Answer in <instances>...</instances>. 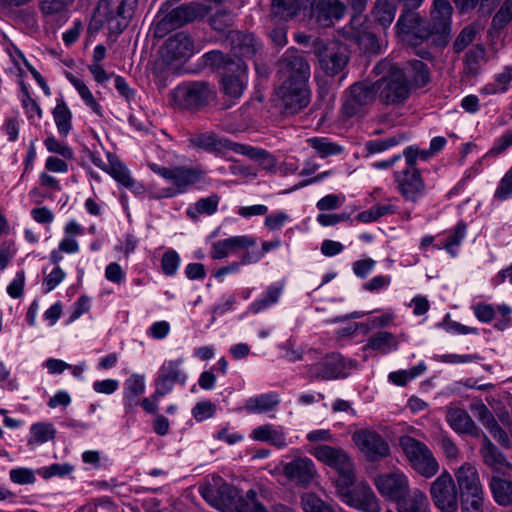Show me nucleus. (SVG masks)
Segmentation results:
<instances>
[{
  "mask_svg": "<svg viewBox=\"0 0 512 512\" xmlns=\"http://www.w3.org/2000/svg\"><path fill=\"white\" fill-rule=\"evenodd\" d=\"M188 142L190 146L197 150H203L216 155L222 154L225 150H231L259 162L265 169L274 166V158L266 150L233 142L224 137H218L214 132L190 134Z\"/></svg>",
  "mask_w": 512,
  "mask_h": 512,
  "instance_id": "f257e3e1",
  "label": "nucleus"
},
{
  "mask_svg": "<svg viewBox=\"0 0 512 512\" xmlns=\"http://www.w3.org/2000/svg\"><path fill=\"white\" fill-rule=\"evenodd\" d=\"M206 66L222 74V90L225 95L238 98L242 95L247 66L243 59H234L220 50H212L203 55Z\"/></svg>",
  "mask_w": 512,
  "mask_h": 512,
  "instance_id": "f03ea898",
  "label": "nucleus"
},
{
  "mask_svg": "<svg viewBox=\"0 0 512 512\" xmlns=\"http://www.w3.org/2000/svg\"><path fill=\"white\" fill-rule=\"evenodd\" d=\"M173 104L190 111H198L216 99L214 87L206 81H188L171 91Z\"/></svg>",
  "mask_w": 512,
  "mask_h": 512,
  "instance_id": "7ed1b4c3",
  "label": "nucleus"
},
{
  "mask_svg": "<svg viewBox=\"0 0 512 512\" xmlns=\"http://www.w3.org/2000/svg\"><path fill=\"white\" fill-rule=\"evenodd\" d=\"M399 446L411 468L424 478H432L439 471V463L430 448L412 436L399 438Z\"/></svg>",
  "mask_w": 512,
  "mask_h": 512,
  "instance_id": "20e7f679",
  "label": "nucleus"
},
{
  "mask_svg": "<svg viewBox=\"0 0 512 512\" xmlns=\"http://www.w3.org/2000/svg\"><path fill=\"white\" fill-rule=\"evenodd\" d=\"M149 168L171 182L173 186L178 188L179 193H186L193 187L206 184L207 172L200 164L179 165L169 168L151 163Z\"/></svg>",
  "mask_w": 512,
  "mask_h": 512,
  "instance_id": "39448f33",
  "label": "nucleus"
},
{
  "mask_svg": "<svg viewBox=\"0 0 512 512\" xmlns=\"http://www.w3.org/2000/svg\"><path fill=\"white\" fill-rule=\"evenodd\" d=\"M276 75L281 83L308 85L311 68L304 52L287 49L276 62Z\"/></svg>",
  "mask_w": 512,
  "mask_h": 512,
  "instance_id": "423d86ee",
  "label": "nucleus"
},
{
  "mask_svg": "<svg viewBox=\"0 0 512 512\" xmlns=\"http://www.w3.org/2000/svg\"><path fill=\"white\" fill-rule=\"evenodd\" d=\"M355 484V474L350 476L347 484L336 486L337 495L347 505L363 512H381L379 501L368 484Z\"/></svg>",
  "mask_w": 512,
  "mask_h": 512,
  "instance_id": "0eeeda50",
  "label": "nucleus"
},
{
  "mask_svg": "<svg viewBox=\"0 0 512 512\" xmlns=\"http://www.w3.org/2000/svg\"><path fill=\"white\" fill-rule=\"evenodd\" d=\"M340 34L365 53L377 54L380 51L378 39L371 31L370 21L365 14H353L349 23L341 29Z\"/></svg>",
  "mask_w": 512,
  "mask_h": 512,
  "instance_id": "6e6552de",
  "label": "nucleus"
},
{
  "mask_svg": "<svg viewBox=\"0 0 512 512\" xmlns=\"http://www.w3.org/2000/svg\"><path fill=\"white\" fill-rule=\"evenodd\" d=\"M311 454L319 461L330 466L338 472L335 479V487L342 483L347 484L350 476L354 473V463L349 455L341 447H333L326 444H320L313 447Z\"/></svg>",
  "mask_w": 512,
  "mask_h": 512,
  "instance_id": "1a4fd4ad",
  "label": "nucleus"
},
{
  "mask_svg": "<svg viewBox=\"0 0 512 512\" xmlns=\"http://www.w3.org/2000/svg\"><path fill=\"white\" fill-rule=\"evenodd\" d=\"M429 494L433 505L440 512H458V490L455 480L447 470L430 483Z\"/></svg>",
  "mask_w": 512,
  "mask_h": 512,
  "instance_id": "9d476101",
  "label": "nucleus"
},
{
  "mask_svg": "<svg viewBox=\"0 0 512 512\" xmlns=\"http://www.w3.org/2000/svg\"><path fill=\"white\" fill-rule=\"evenodd\" d=\"M375 83L357 82L350 86L342 104V114L347 118L363 117L376 99Z\"/></svg>",
  "mask_w": 512,
  "mask_h": 512,
  "instance_id": "9b49d317",
  "label": "nucleus"
},
{
  "mask_svg": "<svg viewBox=\"0 0 512 512\" xmlns=\"http://www.w3.org/2000/svg\"><path fill=\"white\" fill-rule=\"evenodd\" d=\"M356 367L355 360L345 359L338 353H331L320 362L307 366V375L311 380L346 378Z\"/></svg>",
  "mask_w": 512,
  "mask_h": 512,
  "instance_id": "f8f14e48",
  "label": "nucleus"
},
{
  "mask_svg": "<svg viewBox=\"0 0 512 512\" xmlns=\"http://www.w3.org/2000/svg\"><path fill=\"white\" fill-rule=\"evenodd\" d=\"M208 14L206 5L198 2L183 4L167 13L156 25L155 33L162 37L169 29L182 27Z\"/></svg>",
  "mask_w": 512,
  "mask_h": 512,
  "instance_id": "ddd939ff",
  "label": "nucleus"
},
{
  "mask_svg": "<svg viewBox=\"0 0 512 512\" xmlns=\"http://www.w3.org/2000/svg\"><path fill=\"white\" fill-rule=\"evenodd\" d=\"M199 493L211 506L220 511L233 510L239 496L238 489L224 482L220 476H213L212 483L201 485Z\"/></svg>",
  "mask_w": 512,
  "mask_h": 512,
  "instance_id": "4468645a",
  "label": "nucleus"
},
{
  "mask_svg": "<svg viewBox=\"0 0 512 512\" xmlns=\"http://www.w3.org/2000/svg\"><path fill=\"white\" fill-rule=\"evenodd\" d=\"M277 107L285 116L299 113L310 103V90L308 85H293L281 83L276 90Z\"/></svg>",
  "mask_w": 512,
  "mask_h": 512,
  "instance_id": "2eb2a0df",
  "label": "nucleus"
},
{
  "mask_svg": "<svg viewBox=\"0 0 512 512\" xmlns=\"http://www.w3.org/2000/svg\"><path fill=\"white\" fill-rule=\"evenodd\" d=\"M352 440L368 461H380L390 453L387 441L374 430H357L353 433Z\"/></svg>",
  "mask_w": 512,
  "mask_h": 512,
  "instance_id": "dca6fc26",
  "label": "nucleus"
},
{
  "mask_svg": "<svg viewBox=\"0 0 512 512\" xmlns=\"http://www.w3.org/2000/svg\"><path fill=\"white\" fill-rule=\"evenodd\" d=\"M375 84L380 101L386 105L400 104L409 96V85L400 72L394 71L389 77Z\"/></svg>",
  "mask_w": 512,
  "mask_h": 512,
  "instance_id": "f3484780",
  "label": "nucleus"
},
{
  "mask_svg": "<svg viewBox=\"0 0 512 512\" xmlns=\"http://www.w3.org/2000/svg\"><path fill=\"white\" fill-rule=\"evenodd\" d=\"M195 51L194 40L187 32L181 31L170 36L161 50L163 60L167 64L187 61Z\"/></svg>",
  "mask_w": 512,
  "mask_h": 512,
  "instance_id": "a211bd4d",
  "label": "nucleus"
},
{
  "mask_svg": "<svg viewBox=\"0 0 512 512\" xmlns=\"http://www.w3.org/2000/svg\"><path fill=\"white\" fill-rule=\"evenodd\" d=\"M315 52L320 66L327 76H336L346 67L348 55L345 47L332 44L325 46L319 42L315 46Z\"/></svg>",
  "mask_w": 512,
  "mask_h": 512,
  "instance_id": "6ab92c4d",
  "label": "nucleus"
},
{
  "mask_svg": "<svg viewBox=\"0 0 512 512\" xmlns=\"http://www.w3.org/2000/svg\"><path fill=\"white\" fill-rule=\"evenodd\" d=\"M181 359L165 361L159 369L156 378V389L154 398L163 397L168 394L174 384L184 385L187 379L186 373L181 369Z\"/></svg>",
  "mask_w": 512,
  "mask_h": 512,
  "instance_id": "aec40b11",
  "label": "nucleus"
},
{
  "mask_svg": "<svg viewBox=\"0 0 512 512\" xmlns=\"http://www.w3.org/2000/svg\"><path fill=\"white\" fill-rule=\"evenodd\" d=\"M225 41L233 52L234 56L231 57L234 59H250L262 49L261 41L248 31L231 30Z\"/></svg>",
  "mask_w": 512,
  "mask_h": 512,
  "instance_id": "412c9836",
  "label": "nucleus"
},
{
  "mask_svg": "<svg viewBox=\"0 0 512 512\" xmlns=\"http://www.w3.org/2000/svg\"><path fill=\"white\" fill-rule=\"evenodd\" d=\"M307 11L319 26L330 27L344 17L346 6L340 0H315Z\"/></svg>",
  "mask_w": 512,
  "mask_h": 512,
  "instance_id": "4be33fe9",
  "label": "nucleus"
},
{
  "mask_svg": "<svg viewBox=\"0 0 512 512\" xmlns=\"http://www.w3.org/2000/svg\"><path fill=\"white\" fill-rule=\"evenodd\" d=\"M479 453L483 463L493 472V475L506 476L512 470V464L485 434L482 436Z\"/></svg>",
  "mask_w": 512,
  "mask_h": 512,
  "instance_id": "5701e85b",
  "label": "nucleus"
},
{
  "mask_svg": "<svg viewBox=\"0 0 512 512\" xmlns=\"http://www.w3.org/2000/svg\"><path fill=\"white\" fill-rule=\"evenodd\" d=\"M379 493L397 503L409 491V482L403 473L383 474L375 479Z\"/></svg>",
  "mask_w": 512,
  "mask_h": 512,
  "instance_id": "b1692460",
  "label": "nucleus"
},
{
  "mask_svg": "<svg viewBox=\"0 0 512 512\" xmlns=\"http://www.w3.org/2000/svg\"><path fill=\"white\" fill-rule=\"evenodd\" d=\"M138 0H118L115 8L107 7L105 21L113 34H120L128 26Z\"/></svg>",
  "mask_w": 512,
  "mask_h": 512,
  "instance_id": "393cba45",
  "label": "nucleus"
},
{
  "mask_svg": "<svg viewBox=\"0 0 512 512\" xmlns=\"http://www.w3.org/2000/svg\"><path fill=\"white\" fill-rule=\"evenodd\" d=\"M315 0H271L270 16L288 22L313 6Z\"/></svg>",
  "mask_w": 512,
  "mask_h": 512,
  "instance_id": "a878e982",
  "label": "nucleus"
},
{
  "mask_svg": "<svg viewBox=\"0 0 512 512\" xmlns=\"http://www.w3.org/2000/svg\"><path fill=\"white\" fill-rule=\"evenodd\" d=\"M401 194L406 200L416 201L424 189V183L419 171L408 166L401 172L395 173Z\"/></svg>",
  "mask_w": 512,
  "mask_h": 512,
  "instance_id": "bb28decb",
  "label": "nucleus"
},
{
  "mask_svg": "<svg viewBox=\"0 0 512 512\" xmlns=\"http://www.w3.org/2000/svg\"><path fill=\"white\" fill-rule=\"evenodd\" d=\"M256 239L251 236H233L226 239L216 241L212 245L211 258L223 259L229 254L236 253L241 250H248L256 246Z\"/></svg>",
  "mask_w": 512,
  "mask_h": 512,
  "instance_id": "cd10ccee",
  "label": "nucleus"
},
{
  "mask_svg": "<svg viewBox=\"0 0 512 512\" xmlns=\"http://www.w3.org/2000/svg\"><path fill=\"white\" fill-rule=\"evenodd\" d=\"M458 495L477 494L483 490L477 469L469 463L462 464L455 472Z\"/></svg>",
  "mask_w": 512,
  "mask_h": 512,
  "instance_id": "c85d7f7f",
  "label": "nucleus"
},
{
  "mask_svg": "<svg viewBox=\"0 0 512 512\" xmlns=\"http://www.w3.org/2000/svg\"><path fill=\"white\" fill-rule=\"evenodd\" d=\"M453 6L448 0H434L430 27L435 34L447 37L451 31Z\"/></svg>",
  "mask_w": 512,
  "mask_h": 512,
  "instance_id": "c756f323",
  "label": "nucleus"
},
{
  "mask_svg": "<svg viewBox=\"0 0 512 512\" xmlns=\"http://www.w3.org/2000/svg\"><path fill=\"white\" fill-rule=\"evenodd\" d=\"M315 473L314 463L307 457L296 458L284 466L285 476L289 480L303 486L308 485L312 481Z\"/></svg>",
  "mask_w": 512,
  "mask_h": 512,
  "instance_id": "7c9ffc66",
  "label": "nucleus"
},
{
  "mask_svg": "<svg viewBox=\"0 0 512 512\" xmlns=\"http://www.w3.org/2000/svg\"><path fill=\"white\" fill-rule=\"evenodd\" d=\"M446 420L450 427L459 434H467L472 437H479L481 430L468 412L462 408H449L446 414Z\"/></svg>",
  "mask_w": 512,
  "mask_h": 512,
  "instance_id": "2f4dec72",
  "label": "nucleus"
},
{
  "mask_svg": "<svg viewBox=\"0 0 512 512\" xmlns=\"http://www.w3.org/2000/svg\"><path fill=\"white\" fill-rule=\"evenodd\" d=\"M396 505L397 512H431L426 493L418 488L409 490Z\"/></svg>",
  "mask_w": 512,
  "mask_h": 512,
  "instance_id": "473e14b6",
  "label": "nucleus"
},
{
  "mask_svg": "<svg viewBox=\"0 0 512 512\" xmlns=\"http://www.w3.org/2000/svg\"><path fill=\"white\" fill-rule=\"evenodd\" d=\"M489 488L496 504L501 507L512 506V480L502 475H492Z\"/></svg>",
  "mask_w": 512,
  "mask_h": 512,
  "instance_id": "72a5a7b5",
  "label": "nucleus"
},
{
  "mask_svg": "<svg viewBox=\"0 0 512 512\" xmlns=\"http://www.w3.org/2000/svg\"><path fill=\"white\" fill-rule=\"evenodd\" d=\"M398 72L404 75L408 84L412 83L417 87H423L430 81L429 68L420 60L407 61L402 70Z\"/></svg>",
  "mask_w": 512,
  "mask_h": 512,
  "instance_id": "f704fd0d",
  "label": "nucleus"
},
{
  "mask_svg": "<svg viewBox=\"0 0 512 512\" xmlns=\"http://www.w3.org/2000/svg\"><path fill=\"white\" fill-rule=\"evenodd\" d=\"M107 172L121 185L134 193H141L143 186L138 184L130 175L127 167L116 159L109 160Z\"/></svg>",
  "mask_w": 512,
  "mask_h": 512,
  "instance_id": "c9c22d12",
  "label": "nucleus"
},
{
  "mask_svg": "<svg viewBox=\"0 0 512 512\" xmlns=\"http://www.w3.org/2000/svg\"><path fill=\"white\" fill-rule=\"evenodd\" d=\"M398 340L395 335L387 331H378L371 335L363 350H377L383 354L395 351L398 348Z\"/></svg>",
  "mask_w": 512,
  "mask_h": 512,
  "instance_id": "e433bc0d",
  "label": "nucleus"
},
{
  "mask_svg": "<svg viewBox=\"0 0 512 512\" xmlns=\"http://www.w3.org/2000/svg\"><path fill=\"white\" fill-rule=\"evenodd\" d=\"M145 382L144 377L134 374L130 376L125 382L124 388V401L127 411H131L139 405L138 396L144 393Z\"/></svg>",
  "mask_w": 512,
  "mask_h": 512,
  "instance_id": "4c0bfd02",
  "label": "nucleus"
},
{
  "mask_svg": "<svg viewBox=\"0 0 512 512\" xmlns=\"http://www.w3.org/2000/svg\"><path fill=\"white\" fill-rule=\"evenodd\" d=\"M251 437L257 441L268 442L277 448H283L287 446L284 432L270 424L256 427L252 431Z\"/></svg>",
  "mask_w": 512,
  "mask_h": 512,
  "instance_id": "58836bf2",
  "label": "nucleus"
},
{
  "mask_svg": "<svg viewBox=\"0 0 512 512\" xmlns=\"http://www.w3.org/2000/svg\"><path fill=\"white\" fill-rule=\"evenodd\" d=\"M279 403V395L271 392L249 398L245 403V409L251 413L261 414L272 411Z\"/></svg>",
  "mask_w": 512,
  "mask_h": 512,
  "instance_id": "ea45409f",
  "label": "nucleus"
},
{
  "mask_svg": "<svg viewBox=\"0 0 512 512\" xmlns=\"http://www.w3.org/2000/svg\"><path fill=\"white\" fill-rule=\"evenodd\" d=\"M52 114L59 134L66 137L72 129V113L63 99L57 100Z\"/></svg>",
  "mask_w": 512,
  "mask_h": 512,
  "instance_id": "a19ab883",
  "label": "nucleus"
},
{
  "mask_svg": "<svg viewBox=\"0 0 512 512\" xmlns=\"http://www.w3.org/2000/svg\"><path fill=\"white\" fill-rule=\"evenodd\" d=\"M372 13L375 21L383 28H387L394 21L396 5L392 0H377Z\"/></svg>",
  "mask_w": 512,
  "mask_h": 512,
  "instance_id": "79ce46f5",
  "label": "nucleus"
},
{
  "mask_svg": "<svg viewBox=\"0 0 512 512\" xmlns=\"http://www.w3.org/2000/svg\"><path fill=\"white\" fill-rule=\"evenodd\" d=\"M30 435L27 445L34 446L53 440L56 436V430L51 423L38 422L31 426Z\"/></svg>",
  "mask_w": 512,
  "mask_h": 512,
  "instance_id": "37998d69",
  "label": "nucleus"
},
{
  "mask_svg": "<svg viewBox=\"0 0 512 512\" xmlns=\"http://www.w3.org/2000/svg\"><path fill=\"white\" fill-rule=\"evenodd\" d=\"M74 0H41L40 11L46 19L62 18Z\"/></svg>",
  "mask_w": 512,
  "mask_h": 512,
  "instance_id": "c03bdc74",
  "label": "nucleus"
},
{
  "mask_svg": "<svg viewBox=\"0 0 512 512\" xmlns=\"http://www.w3.org/2000/svg\"><path fill=\"white\" fill-rule=\"evenodd\" d=\"M282 291L283 284L270 285L262 294L261 298L251 304L250 311L253 313H259L260 311H263L271 305L277 303Z\"/></svg>",
  "mask_w": 512,
  "mask_h": 512,
  "instance_id": "a18cd8bd",
  "label": "nucleus"
},
{
  "mask_svg": "<svg viewBox=\"0 0 512 512\" xmlns=\"http://www.w3.org/2000/svg\"><path fill=\"white\" fill-rule=\"evenodd\" d=\"M306 142L321 158L338 155L343 152L342 146L331 142L325 137L308 138Z\"/></svg>",
  "mask_w": 512,
  "mask_h": 512,
  "instance_id": "49530a36",
  "label": "nucleus"
},
{
  "mask_svg": "<svg viewBox=\"0 0 512 512\" xmlns=\"http://www.w3.org/2000/svg\"><path fill=\"white\" fill-rule=\"evenodd\" d=\"M220 197L218 194H211L208 197L200 198L194 205V209H188L187 215L196 219L199 214L212 215L214 214L219 205Z\"/></svg>",
  "mask_w": 512,
  "mask_h": 512,
  "instance_id": "de8ad7c7",
  "label": "nucleus"
},
{
  "mask_svg": "<svg viewBox=\"0 0 512 512\" xmlns=\"http://www.w3.org/2000/svg\"><path fill=\"white\" fill-rule=\"evenodd\" d=\"M67 78L70 81V83L76 88L85 104L88 107H90L92 111L96 113L98 116H102V109L100 104L95 100L93 94L85 85V83L70 73L67 74Z\"/></svg>",
  "mask_w": 512,
  "mask_h": 512,
  "instance_id": "09e8293b",
  "label": "nucleus"
},
{
  "mask_svg": "<svg viewBox=\"0 0 512 512\" xmlns=\"http://www.w3.org/2000/svg\"><path fill=\"white\" fill-rule=\"evenodd\" d=\"M412 28L407 35L403 37V40L410 43L413 46L420 45L427 40L431 35L435 34L433 29L430 27V22L426 19L421 18V22Z\"/></svg>",
  "mask_w": 512,
  "mask_h": 512,
  "instance_id": "8fccbe9b",
  "label": "nucleus"
},
{
  "mask_svg": "<svg viewBox=\"0 0 512 512\" xmlns=\"http://www.w3.org/2000/svg\"><path fill=\"white\" fill-rule=\"evenodd\" d=\"M404 139V134H397L386 139L369 140L365 143V150L368 154L380 153L398 145Z\"/></svg>",
  "mask_w": 512,
  "mask_h": 512,
  "instance_id": "3c124183",
  "label": "nucleus"
},
{
  "mask_svg": "<svg viewBox=\"0 0 512 512\" xmlns=\"http://www.w3.org/2000/svg\"><path fill=\"white\" fill-rule=\"evenodd\" d=\"M512 21V0H505L492 18L491 29L497 33Z\"/></svg>",
  "mask_w": 512,
  "mask_h": 512,
  "instance_id": "603ef678",
  "label": "nucleus"
},
{
  "mask_svg": "<svg viewBox=\"0 0 512 512\" xmlns=\"http://www.w3.org/2000/svg\"><path fill=\"white\" fill-rule=\"evenodd\" d=\"M485 57V49L482 45H477L469 50L464 59L465 73L469 76H475L479 73V63Z\"/></svg>",
  "mask_w": 512,
  "mask_h": 512,
  "instance_id": "864d4df0",
  "label": "nucleus"
},
{
  "mask_svg": "<svg viewBox=\"0 0 512 512\" xmlns=\"http://www.w3.org/2000/svg\"><path fill=\"white\" fill-rule=\"evenodd\" d=\"M485 493L467 494L459 496L461 512H484Z\"/></svg>",
  "mask_w": 512,
  "mask_h": 512,
  "instance_id": "5fc2aeb1",
  "label": "nucleus"
},
{
  "mask_svg": "<svg viewBox=\"0 0 512 512\" xmlns=\"http://www.w3.org/2000/svg\"><path fill=\"white\" fill-rule=\"evenodd\" d=\"M301 505L304 512H334L333 508L314 493L301 496Z\"/></svg>",
  "mask_w": 512,
  "mask_h": 512,
  "instance_id": "6e6d98bb",
  "label": "nucleus"
},
{
  "mask_svg": "<svg viewBox=\"0 0 512 512\" xmlns=\"http://www.w3.org/2000/svg\"><path fill=\"white\" fill-rule=\"evenodd\" d=\"M234 22L235 19L233 13L227 10L217 11L209 18L211 28L217 32H229V29L234 25Z\"/></svg>",
  "mask_w": 512,
  "mask_h": 512,
  "instance_id": "4d7b16f0",
  "label": "nucleus"
},
{
  "mask_svg": "<svg viewBox=\"0 0 512 512\" xmlns=\"http://www.w3.org/2000/svg\"><path fill=\"white\" fill-rule=\"evenodd\" d=\"M421 18L415 10L403 9L396 24L398 32L404 37L410 31H413L412 28H415L414 26L421 22Z\"/></svg>",
  "mask_w": 512,
  "mask_h": 512,
  "instance_id": "13d9d810",
  "label": "nucleus"
},
{
  "mask_svg": "<svg viewBox=\"0 0 512 512\" xmlns=\"http://www.w3.org/2000/svg\"><path fill=\"white\" fill-rule=\"evenodd\" d=\"M476 28L473 25L464 27L453 42V50L459 54L464 51L475 39Z\"/></svg>",
  "mask_w": 512,
  "mask_h": 512,
  "instance_id": "bf43d9fd",
  "label": "nucleus"
},
{
  "mask_svg": "<svg viewBox=\"0 0 512 512\" xmlns=\"http://www.w3.org/2000/svg\"><path fill=\"white\" fill-rule=\"evenodd\" d=\"M512 81V67H505L504 70L496 75L495 83L486 85L484 90L487 93L504 92L508 84Z\"/></svg>",
  "mask_w": 512,
  "mask_h": 512,
  "instance_id": "052dcab7",
  "label": "nucleus"
},
{
  "mask_svg": "<svg viewBox=\"0 0 512 512\" xmlns=\"http://www.w3.org/2000/svg\"><path fill=\"white\" fill-rule=\"evenodd\" d=\"M466 224L464 222H459L450 234L447 236L443 247L452 255L455 254L453 248L458 246L463 240L466 234Z\"/></svg>",
  "mask_w": 512,
  "mask_h": 512,
  "instance_id": "680f3d73",
  "label": "nucleus"
},
{
  "mask_svg": "<svg viewBox=\"0 0 512 512\" xmlns=\"http://www.w3.org/2000/svg\"><path fill=\"white\" fill-rule=\"evenodd\" d=\"M180 264L179 254L175 250L166 251L161 258V269L166 276L176 274Z\"/></svg>",
  "mask_w": 512,
  "mask_h": 512,
  "instance_id": "e2e57ef3",
  "label": "nucleus"
},
{
  "mask_svg": "<svg viewBox=\"0 0 512 512\" xmlns=\"http://www.w3.org/2000/svg\"><path fill=\"white\" fill-rule=\"evenodd\" d=\"M403 155L406 160V165L409 168H413L416 165L417 158H420L422 160L429 159L433 154L429 150H419L418 147L415 146H409L403 151Z\"/></svg>",
  "mask_w": 512,
  "mask_h": 512,
  "instance_id": "0e129e2a",
  "label": "nucleus"
},
{
  "mask_svg": "<svg viewBox=\"0 0 512 512\" xmlns=\"http://www.w3.org/2000/svg\"><path fill=\"white\" fill-rule=\"evenodd\" d=\"M216 412V405L211 401L198 402L192 409V415L197 421L211 418Z\"/></svg>",
  "mask_w": 512,
  "mask_h": 512,
  "instance_id": "69168bd1",
  "label": "nucleus"
},
{
  "mask_svg": "<svg viewBox=\"0 0 512 512\" xmlns=\"http://www.w3.org/2000/svg\"><path fill=\"white\" fill-rule=\"evenodd\" d=\"M439 447L442 449L445 456L449 459H456L459 454V450L455 443L448 437L447 434L441 432L436 438Z\"/></svg>",
  "mask_w": 512,
  "mask_h": 512,
  "instance_id": "338daca9",
  "label": "nucleus"
},
{
  "mask_svg": "<svg viewBox=\"0 0 512 512\" xmlns=\"http://www.w3.org/2000/svg\"><path fill=\"white\" fill-rule=\"evenodd\" d=\"M44 143L49 152L59 154L66 159L73 158V151L67 145L60 143L54 137H48Z\"/></svg>",
  "mask_w": 512,
  "mask_h": 512,
  "instance_id": "774afa93",
  "label": "nucleus"
}]
</instances>
